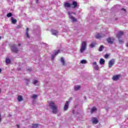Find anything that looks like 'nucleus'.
<instances>
[{"label": "nucleus", "mask_w": 128, "mask_h": 128, "mask_svg": "<svg viewBox=\"0 0 128 128\" xmlns=\"http://www.w3.org/2000/svg\"><path fill=\"white\" fill-rule=\"evenodd\" d=\"M115 64L114 59H112L108 62V68H111Z\"/></svg>", "instance_id": "20e7f679"}, {"label": "nucleus", "mask_w": 128, "mask_h": 128, "mask_svg": "<svg viewBox=\"0 0 128 128\" xmlns=\"http://www.w3.org/2000/svg\"><path fill=\"white\" fill-rule=\"evenodd\" d=\"M1 38H1V36H0V40H1Z\"/></svg>", "instance_id": "a18cd8bd"}, {"label": "nucleus", "mask_w": 128, "mask_h": 128, "mask_svg": "<svg viewBox=\"0 0 128 128\" xmlns=\"http://www.w3.org/2000/svg\"><path fill=\"white\" fill-rule=\"evenodd\" d=\"M28 30H29V28H26V32L28 33Z\"/></svg>", "instance_id": "f704fd0d"}, {"label": "nucleus", "mask_w": 128, "mask_h": 128, "mask_svg": "<svg viewBox=\"0 0 128 128\" xmlns=\"http://www.w3.org/2000/svg\"><path fill=\"white\" fill-rule=\"evenodd\" d=\"M21 46V44H18V46Z\"/></svg>", "instance_id": "ea45409f"}, {"label": "nucleus", "mask_w": 128, "mask_h": 128, "mask_svg": "<svg viewBox=\"0 0 128 128\" xmlns=\"http://www.w3.org/2000/svg\"><path fill=\"white\" fill-rule=\"evenodd\" d=\"M92 123L94 124H96L98 123V120H97L96 118H92Z\"/></svg>", "instance_id": "4468645a"}, {"label": "nucleus", "mask_w": 128, "mask_h": 128, "mask_svg": "<svg viewBox=\"0 0 128 128\" xmlns=\"http://www.w3.org/2000/svg\"><path fill=\"white\" fill-rule=\"evenodd\" d=\"M26 36L28 38H30V36L28 34V32H26Z\"/></svg>", "instance_id": "c756f323"}, {"label": "nucleus", "mask_w": 128, "mask_h": 128, "mask_svg": "<svg viewBox=\"0 0 128 128\" xmlns=\"http://www.w3.org/2000/svg\"><path fill=\"white\" fill-rule=\"evenodd\" d=\"M28 71H30V70H31V69H28Z\"/></svg>", "instance_id": "a19ab883"}, {"label": "nucleus", "mask_w": 128, "mask_h": 128, "mask_svg": "<svg viewBox=\"0 0 128 128\" xmlns=\"http://www.w3.org/2000/svg\"><path fill=\"white\" fill-rule=\"evenodd\" d=\"M70 104V101H67L64 105V110L65 111L67 110L68 108V104Z\"/></svg>", "instance_id": "9d476101"}, {"label": "nucleus", "mask_w": 128, "mask_h": 128, "mask_svg": "<svg viewBox=\"0 0 128 128\" xmlns=\"http://www.w3.org/2000/svg\"><path fill=\"white\" fill-rule=\"evenodd\" d=\"M50 32H52V34L54 35V36H57L58 34V32L57 30H54V29H52V30H50Z\"/></svg>", "instance_id": "9b49d317"}, {"label": "nucleus", "mask_w": 128, "mask_h": 128, "mask_svg": "<svg viewBox=\"0 0 128 128\" xmlns=\"http://www.w3.org/2000/svg\"><path fill=\"white\" fill-rule=\"evenodd\" d=\"M6 63L8 64H10V60L8 58L6 59Z\"/></svg>", "instance_id": "393cba45"}, {"label": "nucleus", "mask_w": 128, "mask_h": 128, "mask_svg": "<svg viewBox=\"0 0 128 128\" xmlns=\"http://www.w3.org/2000/svg\"><path fill=\"white\" fill-rule=\"evenodd\" d=\"M64 7L70 8V7H72V6H71V4H70V3L66 2L64 4Z\"/></svg>", "instance_id": "dca6fc26"}, {"label": "nucleus", "mask_w": 128, "mask_h": 128, "mask_svg": "<svg viewBox=\"0 0 128 128\" xmlns=\"http://www.w3.org/2000/svg\"><path fill=\"white\" fill-rule=\"evenodd\" d=\"M60 60H61V62L62 64V66H65L66 65V63L65 62V60H64V58H63L62 57L61 58H60Z\"/></svg>", "instance_id": "2eb2a0df"}, {"label": "nucleus", "mask_w": 128, "mask_h": 128, "mask_svg": "<svg viewBox=\"0 0 128 128\" xmlns=\"http://www.w3.org/2000/svg\"><path fill=\"white\" fill-rule=\"evenodd\" d=\"M119 42L120 44H122L124 42L122 40H119Z\"/></svg>", "instance_id": "473e14b6"}, {"label": "nucleus", "mask_w": 128, "mask_h": 128, "mask_svg": "<svg viewBox=\"0 0 128 128\" xmlns=\"http://www.w3.org/2000/svg\"><path fill=\"white\" fill-rule=\"evenodd\" d=\"M72 14L74 15H76V14L74 12H70V11L68 12V15L69 16V18H70L71 20H72V22H76L77 20L76 18L72 16Z\"/></svg>", "instance_id": "7ed1b4c3"}, {"label": "nucleus", "mask_w": 128, "mask_h": 128, "mask_svg": "<svg viewBox=\"0 0 128 128\" xmlns=\"http://www.w3.org/2000/svg\"><path fill=\"white\" fill-rule=\"evenodd\" d=\"M104 46H100V48H99L98 51L99 52H102V50H104Z\"/></svg>", "instance_id": "b1692460"}, {"label": "nucleus", "mask_w": 128, "mask_h": 128, "mask_svg": "<svg viewBox=\"0 0 128 128\" xmlns=\"http://www.w3.org/2000/svg\"><path fill=\"white\" fill-rule=\"evenodd\" d=\"M40 126V124H32V128H38Z\"/></svg>", "instance_id": "a211bd4d"}, {"label": "nucleus", "mask_w": 128, "mask_h": 128, "mask_svg": "<svg viewBox=\"0 0 128 128\" xmlns=\"http://www.w3.org/2000/svg\"><path fill=\"white\" fill-rule=\"evenodd\" d=\"M80 64H86V60H82V61H80Z\"/></svg>", "instance_id": "a878e982"}, {"label": "nucleus", "mask_w": 128, "mask_h": 128, "mask_svg": "<svg viewBox=\"0 0 128 128\" xmlns=\"http://www.w3.org/2000/svg\"><path fill=\"white\" fill-rule=\"evenodd\" d=\"M96 108L95 107H93L91 110V114H93V112H96Z\"/></svg>", "instance_id": "412c9836"}, {"label": "nucleus", "mask_w": 128, "mask_h": 128, "mask_svg": "<svg viewBox=\"0 0 128 128\" xmlns=\"http://www.w3.org/2000/svg\"><path fill=\"white\" fill-rule=\"evenodd\" d=\"M38 82V81L37 80H34V84H36Z\"/></svg>", "instance_id": "2f4dec72"}, {"label": "nucleus", "mask_w": 128, "mask_h": 128, "mask_svg": "<svg viewBox=\"0 0 128 128\" xmlns=\"http://www.w3.org/2000/svg\"><path fill=\"white\" fill-rule=\"evenodd\" d=\"M38 0H36V3H38Z\"/></svg>", "instance_id": "37998d69"}, {"label": "nucleus", "mask_w": 128, "mask_h": 128, "mask_svg": "<svg viewBox=\"0 0 128 128\" xmlns=\"http://www.w3.org/2000/svg\"><path fill=\"white\" fill-rule=\"evenodd\" d=\"M60 52V50H58L57 52H55V54H54L55 56L58 55V54Z\"/></svg>", "instance_id": "c85d7f7f"}, {"label": "nucleus", "mask_w": 128, "mask_h": 128, "mask_svg": "<svg viewBox=\"0 0 128 128\" xmlns=\"http://www.w3.org/2000/svg\"><path fill=\"white\" fill-rule=\"evenodd\" d=\"M70 4L72 8H76L78 6V2L76 1H73Z\"/></svg>", "instance_id": "6e6552de"}, {"label": "nucleus", "mask_w": 128, "mask_h": 128, "mask_svg": "<svg viewBox=\"0 0 128 128\" xmlns=\"http://www.w3.org/2000/svg\"><path fill=\"white\" fill-rule=\"evenodd\" d=\"M50 106L52 108V112L54 114H56L58 112V106L55 104L54 102H50Z\"/></svg>", "instance_id": "f257e3e1"}, {"label": "nucleus", "mask_w": 128, "mask_h": 128, "mask_svg": "<svg viewBox=\"0 0 128 128\" xmlns=\"http://www.w3.org/2000/svg\"><path fill=\"white\" fill-rule=\"evenodd\" d=\"M1 72H2V70L1 68H0V73H1Z\"/></svg>", "instance_id": "79ce46f5"}, {"label": "nucleus", "mask_w": 128, "mask_h": 128, "mask_svg": "<svg viewBox=\"0 0 128 128\" xmlns=\"http://www.w3.org/2000/svg\"><path fill=\"white\" fill-rule=\"evenodd\" d=\"M104 60L102 58H100V64H104Z\"/></svg>", "instance_id": "4be33fe9"}, {"label": "nucleus", "mask_w": 128, "mask_h": 128, "mask_svg": "<svg viewBox=\"0 0 128 128\" xmlns=\"http://www.w3.org/2000/svg\"><path fill=\"white\" fill-rule=\"evenodd\" d=\"M114 41V38H108L106 39V42H108L109 44H113Z\"/></svg>", "instance_id": "39448f33"}, {"label": "nucleus", "mask_w": 128, "mask_h": 128, "mask_svg": "<svg viewBox=\"0 0 128 128\" xmlns=\"http://www.w3.org/2000/svg\"><path fill=\"white\" fill-rule=\"evenodd\" d=\"M11 20H12V22L13 24H16V20L14 19V18H11Z\"/></svg>", "instance_id": "6ab92c4d"}, {"label": "nucleus", "mask_w": 128, "mask_h": 128, "mask_svg": "<svg viewBox=\"0 0 128 128\" xmlns=\"http://www.w3.org/2000/svg\"><path fill=\"white\" fill-rule=\"evenodd\" d=\"M126 47H128V44H126Z\"/></svg>", "instance_id": "c03bdc74"}, {"label": "nucleus", "mask_w": 128, "mask_h": 128, "mask_svg": "<svg viewBox=\"0 0 128 128\" xmlns=\"http://www.w3.org/2000/svg\"><path fill=\"white\" fill-rule=\"evenodd\" d=\"M122 10H123V11H126V10L125 8H122Z\"/></svg>", "instance_id": "c9c22d12"}, {"label": "nucleus", "mask_w": 128, "mask_h": 128, "mask_svg": "<svg viewBox=\"0 0 128 128\" xmlns=\"http://www.w3.org/2000/svg\"><path fill=\"white\" fill-rule=\"evenodd\" d=\"M2 118H1V114H0V122H1Z\"/></svg>", "instance_id": "4c0bfd02"}, {"label": "nucleus", "mask_w": 128, "mask_h": 128, "mask_svg": "<svg viewBox=\"0 0 128 128\" xmlns=\"http://www.w3.org/2000/svg\"><path fill=\"white\" fill-rule=\"evenodd\" d=\"M1 92V90L0 89V93Z\"/></svg>", "instance_id": "49530a36"}, {"label": "nucleus", "mask_w": 128, "mask_h": 128, "mask_svg": "<svg viewBox=\"0 0 128 128\" xmlns=\"http://www.w3.org/2000/svg\"><path fill=\"white\" fill-rule=\"evenodd\" d=\"M127 120H128V118H127Z\"/></svg>", "instance_id": "09e8293b"}, {"label": "nucleus", "mask_w": 128, "mask_h": 128, "mask_svg": "<svg viewBox=\"0 0 128 128\" xmlns=\"http://www.w3.org/2000/svg\"><path fill=\"white\" fill-rule=\"evenodd\" d=\"M52 60H54V55H53V56H52Z\"/></svg>", "instance_id": "58836bf2"}, {"label": "nucleus", "mask_w": 128, "mask_h": 128, "mask_svg": "<svg viewBox=\"0 0 128 128\" xmlns=\"http://www.w3.org/2000/svg\"><path fill=\"white\" fill-rule=\"evenodd\" d=\"M17 100H18V101L20 102L23 100V98L21 95H19L18 96V97H17Z\"/></svg>", "instance_id": "f3484780"}, {"label": "nucleus", "mask_w": 128, "mask_h": 128, "mask_svg": "<svg viewBox=\"0 0 128 128\" xmlns=\"http://www.w3.org/2000/svg\"><path fill=\"white\" fill-rule=\"evenodd\" d=\"M80 86H74L75 90H78L80 89Z\"/></svg>", "instance_id": "aec40b11"}, {"label": "nucleus", "mask_w": 128, "mask_h": 128, "mask_svg": "<svg viewBox=\"0 0 128 128\" xmlns=\"http://www.w3.org/2000/svg\"><path fill=\"white\" fill-rule=\"evenodd\" d=\"M104 34L100 33L97 34L96 35V38L100 39L102 38H104Z\"/></svg>", "instance_id": "423d86ee"}, {"label": "nucleus", "mask_w": 128, "mask_h": 128, "mask_svg": "<svg viewBox=\"0 0 128 128\" xmlns=\"http://www.w3.org/2000/svg\"><path fill=\"white\" fill-rule=\"evenodd\" d=\"M95 44H96V43H94V42H92V43H91V44H90V47L91 48H94V47L95 46Z\"/></svg>", "instance_id": "5701e85b"}, {"label": "nucleus", "mask_w": 128, "mask_h": 128, "mask_svg": "<svg viewBox=\"0 0 128 128\" xmlns=\"http://www.w3.org/2000/svg\"><path fill=\"white\" fill-rule=\"evenodd\" d=\"M22 28L21 26H18L16 27L17 29H20Z\"/></svg>", "instance_id": "72a5a7b5"}, {"label": "nucleus", "mask_w": 128, "mask_h": 128, "mask_svg": "<svg viewBox=\"0 0 128 128\" xmlns=\"http://www.w3.org/2000/svg\"><path fill=\"white\" fill-rule=\"evenodd\" d=\"M110 56V54H106L104 55V58L107 59Z\"/></svg>", "instance_id": "cd10ccee"}, {"label": "nucleus", "mask_w": 128, "mask_h": 128, "mask_svg": "<svg viewBox=\"0 0 128 128\" xmlns=\"http://www.w3.org/2000/svg\"><path fill=\"white\" fill-rule=\"evenodd\" d=\"M16 126H17V128H20V125L19 124H17Z\"/></svg>", "instance_id": "e433bc0d"}, {"label": "nucleus", "mask_w": 128, "mask_h": 128, "mask_svg": "<svg viewBox=\"0 0 128 128\" xmlns=\"http://www.w3.org/2000/svg\"><path fill=\"white\" fill-rule=\"evenodd\" d=\"M124 34V32L122 31H120L117 34V38L118 39L120 38L121 36H122Z\"/></svg>", "instance_id": "1a4fd4ad"}, {"label": "nucleus", "mask_w": 128, "mask_h": 128, "mask_svg": "<svg viewBox=\"0 0 128 128\" xmlns=\"http://www.w3.org/2000/svg\"><path fill=\"white\" fill-rule=\"evenodd\" d=\"M28 82H29V80H28Z\"/></svg>", "instance_id": "de8ad7c7"}, {"label": "nucleus", "mask_w": 128, "mask_h": 128, "mask_svg": "<svg viewBox=\"0 0 128 128\" xmlns=\"http://www.w3.org/2000/svg\"><path fill=\"white\" fill-rule=\"evenodd\" d=\"M120 75H115L113 76V78H112V79H113L114 80L117 81L119 80L120 77Z\"/></svg>", "instance_id": "ddd939ff"}, {"label": "nucleus", "mask_w": 128, "mask_h": 128, "mask_svg": "<svg viewBox=\"0 0 128 128\" xmlns=\"http://www.w3.org/2000/svg\"><path fill=\"white\" fill-rule=\"evenodd\" d=\"M36 95L34 94L33 96H32V98L34 99H36Z\"/></svg>", "instance_id": "7c9ffc66"}, {"label": "nucleus", "mask_w": 128, "mask_h": 128, "mask_svg": "<svg viewBox=\"0 0 128 128\" xmlns=\"http://www.w3.org/2000/svg\"><path fill=\"white\" fill-rule=\"evenodd\" d=\"M92 65H93L94 68L96 70H98L99 68L98 65L96 64V62H94L92 64Z\"/></svg>", "instance_id": "f8f14e48"}, {"label": "nucleus", "mask_w": 128, "mask_h": 128, "mask_svg": "<svg viewBox=\"0 0 128 128\" xmlns=\"http://www.w3.org/2000/svg\"><path fill=\"white\" fill-rule=\"evenodd\" d=\"M86 50V42H83L82 44V46L80 47V53H83Z\"/></svg>", "instance_id": "f03ea898"}, {"label": "nucleus", "mask_w": 128, "mask_h": 128, "mask_svg": "<svg viewBox=\"0 0 128 128\" xmlns=\"http://www.w3.org/2000/svg\"><path fill=\"white\" fill-rule=\"evenodd\" d=\"M11 50L15 53H17L18 51V48H16L15 44H13V45L12 46V49H11Z\"/></svg>", "instance_id": "0eeeda50"}, {"label": "nucleus", "mask_w": 128, "mask_h": 128, "mask_svg": "<svg viewBox=\"0 0 128 128\" xmlns=\"http://www.w3.org/2000/svg\"><path fill=\"white\" fill-rule=\"evenodd\" d=\"M6 16L8 18H10V17L12 16V13L8 14Z\"/></svg>", "instance_id": "bb28decb"}]
</instances>
